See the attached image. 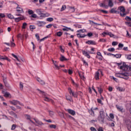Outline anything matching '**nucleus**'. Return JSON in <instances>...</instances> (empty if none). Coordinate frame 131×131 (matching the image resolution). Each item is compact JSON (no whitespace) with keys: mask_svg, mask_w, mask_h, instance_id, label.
<instances>
[{"mask_svg":"<svg viewBox=\"0 0 131 131\" xmlns=\"http://www.w3.org/2000/svg\"><path fill=\"white\" fill-rule=\"evenodd\" d=\"M116 107L120 112H123V107L122 106L116 105Z\"/></svg>","mask_w":131,"mask_h":131,"instance_id":"nucleus-21","label":"nucleus"},{"mask_svg":"<svg viewBox=\"0 0 131 131\" xmlns=\"http://www.w3.org/2000/svg\"><path fill=\"white\" fill-rule=\"evenodd\" d=\"M66 99L68 101H70V102H72V98L70 96H66Z\"/></svg>","mask_w":131,"mask_h":131,"instance_id":"nucleus-40","label":"nucleus"},{"mask_svg":"<svg viewBox=\"0 0 131 131\" xmlns=\"http://www.w3.org/2000/svg\"><path fill=\"white\" fill-rule=\"evenodd\" d=\"M107 2L108 3V8H112L113 6H114V4L112 2V0H107Z\"/></svg>","mask_w":131,"mask_h":131,"instance_id":"nucleus-11","label":"nucleus"},{"mask_svg":"<svg viewBox=\"0 0 131 131\" xmlns=\"http://www.w3.org/2000/svg\"><path fill=\"white\" fill-rule=\"evenodd\" d=\"M89 22H90V24H96V25L101 26V24H98V23H96L93 21V20H90Z\"/></svg>","mask_w":131,"mask_h":131,"instance_id":"nucleus-35","label":"nucleus"},{"mask_svg":"<svg viewBox=\"0 0 131 131\" xmlns=\"http://www.w3.org/2000/svg\"><path fill=\"white\" fill-rule=\"evenodd\" d=\"M10 104H12V105H14V106H16V105H20V106H23V103H20V101L16 100H13L10 101Z\"/></svg>","mask_w":131,"mask_h":131,"instance_id":"nucleus-6","label":"nucleus"},{"mask_svg":"<svg viewBox=\"0 0 131 131\" xmlns=\"http://www.w3.org/2000/svg\"><path fill=\"white\" fill-rule=\"evenodd\" d=\"M83 65H84L86 67H88V66H89V64H88V62L85 61V60H83Z\"/></svg>","mask_w":131,"mask_h":131,"instance_id":"nucleus-57","label":"nucleus"},{"mask_svg":"<svg viewBox=\"0 0 131 131\" xmlns=\"http://www.w3.org/2000/svg\"><path fill=\"white\" fill-rule=\"evenodd\" d=\"M36 12L40 16V17H46L45 13H42V9H36Z\"/></svg>","mask_w":131,"mask_h":131,"instance_id":"nucleus-5","label":"nucleus"},{"mask_svg":"<svg viewBox=\"0 0 131 131\" xmlns=\"http://www.w3.org/2000/svg\"><path fill=\"white\" fill-rule=\"evenodd\" d=\"M91 52H90V54H96V52L95 51V48H92L91 49Z\"/></svg>","mask_w":131,"mask_h":131,"instance_id":"nucleus-36","label":"nucleus"},{"mask_svg":"<svg viewBox=\"0 0 131 131\" xmlns=\"http://www.w3.org/2000/svg\"><path fill=\"white\" fill-rule=\"evenodd\" d=\"M87 35L89 37H91V36H93V33L90 32L88 33L87 35H83L82 37H85Z\"/></svg>","mask_w":131,"mask_h":131,"instance_id":"nucleus-25","label":"nucleus"},{"mask_svg":"<svg viewBox=\"0 0 131 131\" xmlns=\"http://www.w3.org/2000/svg\"><path fill=\"white\" fill-rule=\"evenodd\" d=\"M47 21L48 22H52V21H54V18H53V17L47 18Z\"/></svg>","mask_w":131,"mask_h":131,"instance_id":"nucleus-38","label":"nucleus"},{"mask_svg":"<svg viewBox=\"0 0 131 131\" xmlns=\"http://www.w3.org/2000/svg\"><path fill=\"white\" fill-rule=\"evenodd\" d=\"M120 69L123 70L124 71H131V65L123 64L120 67Z\"/></svg>","mask_w":131,"mask_h":131,"instance_id":"nucleus-3","label":"nucleus"},{"mask_svg":"<svg viewBox=\"0 0 131 131\" xmlns=\"http://www.w3.org/2000/svg\"><path fill=\"white\" fill-rule=\"evenodd\" d=\"M50 128H56V127H57V126H56V125L51 124L50 125Z\"/></svg>","mask_w":131,"mask_h":131,"instance_id":"nucleus-48","label":"nucleus"},{"mask_svg":"<svg viewBox=\"0 0 131 131\" xmlns=\"http://www.w3.org/2000/svg\"><path fill=\"white\" fill-rule=\"evenodd\" d=\"M66 9V5H62L60 9L61 12H63V11H64Z\"/></svg>","mask_w":131,"mask_h":131,"instance_id":"nucleus-41","label":"nucleus"},{"mask_svg":"<svg viewBox=\"0 0 131 131\" xmlns=\"http://www.w3.org/2000/svg\"><path fill=\"white\" fill-rule=\"evenodd\" d=\"M62 30L63 31H69V30H71V31H72V32L74 31V30L72 29L71 28H68L67 27H65L64 28H63Z\"/></svg>","mask_w":131,"mask_h":131,"instance_id":"nucleus-19","label":"nucleus"},{"mask_svg":"<svg viewBox=\"0 0 131 131\" xmlns=\"http://www.w3.org/2000/svg\"><path fill=\"white\" fill-rule=\"evenodd\" d=\"M4 97H5V98H9V97H11V94H10V93L8 92H6L4 94Z\"/></svg>","mask_w":131,"mask_h":131,"instance_id":"nucleus-24","label":"nucleus"},{"mask_svg":"<svg viewBox=\"0 0 131 131\" xmlns=\"http://www.w3.org/2000/svg\"><path fill=\"white\" fill-rule=\"evenodd\" d=\"M127 128L128 129L129 131H131V122H129L128 124H127Z\"/></svg>","mask_w":131,"mask_h":131,"instance_id":"nucleus-31","label":"nucleus"},{"mask_svg":"<svg viewBox=\"0 0 131 131\" xmlns=\"http://www.w3.org/2000/svg\"><path fill=\"white\" fill-rule=\"evenodd\" d=\"M89 112L90 115H91L93 117H95V112H94L93 107H92L90 110H89Z\"/></svg>","mask_w":131,"mask_h":131,"instance_id":"nucleus-15","label":"nucleus"},{"mask_svg":"<svg viewBox=\"0 0 131 131\" xmlns=\"http://www.w3.org/2000/svg\"><path fill=\"white\" fill-rule=\"evenodd\" d=\"M110 117L112 119H114V115L113 114H110Z\"/></svg>","mask_w":131,"mask_h":131,"instance_id":"nucleus-63","label":"nucleus"},{"mask_svg":"<svg viewBox=\"0 0 131 131\" xmlns=\"http://www.w3.org/2000/svg\"><path fill=\"white\" fill-rule=\"evenodd\" d=\"M72 83H73V85H75V86H76L77 88L78 86V84L75 83L74 82V80L73 79H72Z\"/></svg>","mask_w":131,"mask_h":131,"instance_id":"nucleus-43","label":"nucleus"},{"mask_svg":"<svg viewBox=\"0 0 131 131\" xmlns=\"http://www.w3.org/2000/svg\"><path fill=\"white\" fill-rule=\"evenodd\" d=\"M67 111L71 115H73V116H74V115H75V111H74L72 110H71V109H68Z\"/></svg>","mask_w":131,"mask_h":131,"instance_id":"nucleus-17","label":"nucleus"},{"mask_svg":"<svg viewBox=\"0 0 131 131\" xmlns=\"http://www.w3.org/2000/svg\"><path fill=\"white\" fill-rule=\"evenodd\" d=\"M112 46H117V45H118V42H116V41H113L112 43Z\"/></svg>","mask_w":131,"mask_h":131,"instance_id":"nucleus-55","label":"nucleus"},{"mask_svg":"<svg viewBox=\"0 0 131 131\" xmlns=\"http://www.w3.org/2000/svg\"><path fill=\"white\" fill-rule=\"evenodd\" d=\"M16 5H17V7H16L17 12H18V13H24L23 9L21 8L20 7H19V5H18L17 3H16Z\"/></svg>","mask_w":131,"mask_h":131,"instance_id":"nucleus-9","label":"nucleus"},{"mask_svg":"<svg viewBox=\"0 0 131 131\" xmlns=\"http://www.w3.org/2000/svg\"><path fill=\"white\" fill-rule=\"evenodd\" d=\"M27 26V23H24L23 24V26H22V29H25L26 28V27Z\"/></svg>","mask_w":131,"mask_h":131,"instance_id":"nucleus-37","label":"nucleus"},{"mask_svg":"<svg viewBox=\"0 0 131 131\" xmlns=\"http://www.w3.org/2000/svg\"><path fill=\"white\" fill-rule=\"evenodd\" d=\"M108 52H114L115 49L114 48H111L107 49Z\"/></svg>","mask_w":131,"mask_h":131,"instance_id":"nucleus-39","label":"nucleus"},{"mask_svg":"<svg viewBox=\"0 0 131 131\" xmlns=\"http://www.w3.org/2000/svg\"><path fill=\"white\" fill-rule=\"evenodd\" d=\"M44 100L47 102H50V101L51 100V99L49 98L48 97H45Z\"/></svg>","mask_w":131,"mask_h":131,"instance_id":"nucleus-52","label":"nucleus"},{"mask_svg":"<svg viewBox=\"0 0 131 131\" xmlns=\"http://www.w3.org/2000/svg\"><path fill=\"white\" fill-rule=\"evenodd\" d=\"M8 17L9 19H15V17H14V15L11 14H7Z\"/></svg>","mask_w":131,"mask_h":131,"instance_id":"nucleus-29","label":"nucleus"},{"mask_svg":"<svg viewBox=\"0 0 131 131\" xmlns=\"http://www.w3.org/2000/svg\"><path fill=\"white\" fill-rule=\"evenodd\" d=\"M127 59L128 60H131V54L127 55Z\"/></svg>","mask_w":131,"mask_h":131,"instance_id":"nucleus-64","label":"nucleus"},{"mask_svg":"<svg viewBox=\"0 0 131 131\" xmlns=\"http://www.w3.org/2000/svg\"><path fill=\"white\" fill-rule=\"evenodd\" d=\"M99 6L100 7H102V8H104V9H108V5H106L104 3H100Z\"/></svg>","mask_w":131,"mask_h":131,"instance_id":"nucleus-23","label":"nucleus"},{"mask_svg":"<svg viewBox=\"0 0 131 131\" xmlns=\"http://www.w3.org/2000/svg\"><path fill=\"white\" fill-rule=\"evenodd\" d=\"M85 43H88V45H96V42L93 40H88L85 42Z\"/></svg>","mask_w":131,"mask_h":131,"instance_id":"nucleus-20","label":"nucleus"},{"mask_svg":"<svg viewBox=\"0 0 131 131\" xmlns=\"http://www.w3.org/2000/svg\"><path fill=\"white\" fill-rule=\"evenodd\" d=\"M34 120H35V122H36V123H37V124H39V125H41L42 124H43V123H42V122L39 121L38 120L34 119Z\"/></svg>","mask_w":131,"mask_h":131,"instance_id":"nucleus-30","label":"nucleus"},{"mask_svg":"<svg viewBox=\"0 0 131 131\" xmlns=\"http://www.w3.org/2000/svg\"><path fill=\"white\" fill-rule=\"evenodd\" d=\"M90 130H91V131H97V129H96L95 127H91V128H90Z\"/></svg>","mask_w":131,"mask_h":131,"instance_id":"nucleus-60","label":"nucleus"},{"mask_svg":"<svg viewBox=\"0 0 131 131\" xmlns=\"http://www.w3.org/2000/svg\"><path fill=\"white\" fill-rule=\"evenodd\" d=\"M110 12L112 14H120V11L116 10V8H112Z\"/></svg>","mask_w":131,"mask_h":131,"instance_id":"nucleus-7","label":"nucleus"},{"mask_svg":"<svg viewBox=\"0 0 131 131\" xmlns=\"http://www.w3.org/2000/svg\"><path fill=\"white\" fill-rule=\"evenodd\" d=\"M125 20H126V21H131V18L129 16H126Z\"/></svg>","mask_w":131,"mask_h":131,"instance_id":"nucleus-53","label":"nucleus"},{"mask_svg":"<svg viewBox=\"0 0 131 131\" xmlns=\"http://www.w3.org/2000/svg\"><path fill=\"white\" fill-rule=\"evenodd\" d=\"M99 41L101 42H106V39H100Z\"/></svg>","mask_w":131,"mask_h":131,"instance_id":"nucleus-58","label":"nucleus"},{"mask_svg":"<svg viewBox=\"0 0 131 131\" xmlns=\"http://www.w3.org/2000/svg\"><path fill=\"white\" fill-rule=\"evenodd\" d=\"M99 76H100V72H99L98 71L97 72H96L95 73V79H96V80H99Z\"/></svg>","mask_w":131,"mask_h":131,"instance_id":"nucleus-18","label":"nucleus"},{"mask_svg":"<svg viewBox=\"0 0 131 131\" xmlns=\"http://www.w3.org/2000/svg\"><path fill=\"white\" fill-rule=\"evenodd\" d=\"M5 59H7V56H5V57L2 55L0 56V60H5Z\"/></svg>","mask_w":131,"mask_h":131,"instance_id":"nucleus-56","label":"nucleus"},{"mask_svg":"<svg viewBox=\"0 0 131 131\" xmlns=\"http://www.w3.org/2000/svg\"><path fill=\"white\" fill-rule=\"evenodd\" d=\"M31 17H32V18H37V15L33 13Z\"/></svg>","mask_w":131,"mask_h":131,"instance_id":"nucleus-54","label":"nucleus"},{"mask_svg":"<svg viewBox=\"0 0 131 131\" xmlns=\"http://www.w3.org/2000/svg\"><path fill=\"white\" fill-rule=\"evenodd\" d=\"M125 23L126 25H127V26H129V27H131V22H125Z\"/></svg>","mask_w":131,"mask_h":131,"instance_id":"nucleus-50","label":"nucleus"},{"mask_svg":"<svg viewBox=\"0 0 131 131\" xmlns=\"http://www.w3.org/2000/svg\"><path fill=\"white\" fill-rule=\"evenodd\" d=\"M97 59H98V60H100V61H102L103 60V56H96Z\"/></svg>","mask_w":131,"mask_h":131,"instance_id":"nucleus-45","label":"nucleus"},{"mask_svg":"<svg viewBox=\"0 0 131 131\" xmlns=\"http://www.w3.org/2000/svg\"><path fill=\"white\" fill-rule=\"evenodd\" d=\"M28 13L29 15H32L34 12L32 10L29 9Z\"/></svg>","mask_w":131,"mask_h":131,"instance_id":"nucleus-42","label":"nucleus"},{"mask_svg":"<svg viewBox=\"0 0 131 131\" xmlns=\"http://www.w3.org/2000/svg\"><path fill=\"white\" fill-rule=\"evenodd\" d=\"M25 117L26 118V119H29V120L31 119V117L29 115H25Z\"/></svg>","mask_w":131,"mask_h":131,"instance_id":"nucleus-34","label":"nucleus"},{"mask_svg":"<svg viewBox=\"0 0 131 131\" xmlns=\"http://www.w3.org/2000/svg\"><path fill=\"white\" fill-rule=\"evenodd\" d=\"M53 26V24H49L46 26V28H51Z\"/></svg>","mask_w":131,"mask_h":131,"instance_id":"nucleus-62","label":"nucleus"},{"mask_svg":"<svg viewBox=\"0 0 131 131\" xmlns=\"http://www.w3.org/2000/svg\"><path fill=\"white\" fill-rule=\"evenodd\" d=\"M114 58H117V59H118V58H121V54H114Z\"/></svg>","mask_w":131,"mask_h":131,"instance_id":"nucleus-32","label":"nucleus"},{"mask_svg":"<svg viewBox=\"0 0 131 131\" xmlns=\"http://www.w3.org/2000/svg\"><path fill=\"white\" fill-rule=\"evenodd\" d=\"M23 83L22 82H20V84H19V88L20 89V90H23Z\"/></svg>","mask_w":131,"mask_h":131,"instance_id":"nucleus-51","label":"nucleus"},{"mask_svg":"<svg viewBox=\"0 0 131 131\" xmlns=\"http://www.w3.org/2000/svg\"><path fill=\"white\" fill-rule=\"evenodd\" d=\"M53 63L54 64L56 69H60V67H59V66H58V64H57V61H54L53 60Z\"/></svg>","mask_w":131,"mask_h":131,"instance_id":"nucleus-26","label":"nucleus"},{"mask_svg":"<svg viewBox=\"0 0 131 131\" xmlns=\"http://www.w3.org/2000/svg\"><path fill=\"white\" fill-rule=\"evenodd\" d=\"M115 76L117 77H120V78H123L124 79H128V76H131V73H117L115 74Z\"/></svg>","mask_w":131,"mask_h":131,"instance_id":"nucleus-1","label":"nucleus"},{"mask_svg":"<svg viewBox=\"0 0 131 131\" xmlns=\"http://www.w3.org/2000/svg\"><path fill=\"white\" fill-rule=\"evenodd\" d=\"M99 116H98V120L100 122H103L104 121V119H105V112L104 111H101L99 112Z\"/></svg>","mask_w":131,"mask_h":131,"instance_id":"nucleus-2","label":"nucleus"},{"mask_svg":"<svg viewBox=\"0 0 131 131\" xmlns=\"http://www.w3.org/2000/svg\"><path fill=\"white\" fill-rule=\"evenodd\" d=\"M118 10L120 11V14L121 17H124L126 14H125V8L123 7V6H120L118 7Z\"/></svg>","mask_w":131,"mask_h":131,"instance_id":"nucleus-4","label":"nucleus"},{"mask_svg":"<svg viewBox=\"0 0 131 131\" xmlns=\"http://www.w3.org/2000/svg\"><path fill=\"white\" fill-rule=\"evenodd\" d=\"M17 38H20L21 40H23L24 38V36L23 35H21V34H18L17 35Z\"/></svg>","mask_w":131,"mask_h":131,"instance_id":"nucleus-27","label":"nucleus"},{"mask_svg":"<svg viewBox=\"0 0 131 131\" xmlns=\"http://www.w3.org/2000/svg\"><path fill=\"white\" fill-rule=\"evenodd\" d=\"M83 55H84L85 57H86L87 58H88V59H90V58H91V56H90V53L88 52V51H83Z\"/></svg>","mask_w":131,"mask_h":131,"instance_id":"nucleus-13","label":"nucleus"},{"mask_svg":"<svg viewBox=\"0 0 131 131\" xmlns=\"http://www.w3.org/2000/svg\"><path fill=\"white\" fill-rule=\"evenodd\" d=\"M49 112L50 116H51V117H52V116H54V112L52 111H49Z\"/></svg>","mask_w":131,"mask_h":131,"instance_id":"nucleus-44","label":"nucleus"},{"mask_svg":"<svg viewBox=\"0 0 131 131\" xmlns=\"http://www.w3.org/2000/svg\"><path fill=\"white\" fill-rule=\"evenodd\" d=\"M35 26H32V25H30V29H35Z\"/></svg>","mask_w":131,"mask_h":131,"instance_id":"nucleus-61","label":"nucleus"},{"mask_svg":"<svg viewBox=\"0 0 131 131\" xmlns=\"http://www.w3.org/2000/svg\"><path fill=\"white\" fill-rule=\"evenodd\" d=\"M124 45L121 43H119V45H118V47L119 48H120V49H122V48L124 47Z\"/></svg>","mask_w":131,"mask_h":131,"instance_id":"nucleus-49","label":"nucleus"},{"mask_svg":"<svg viewBox=\"0 0 131 131\" xmlns=\"http://www.w3.org/2000/svg\"><path fill=\"white\" fill-rule=\"evenodd\" d=\"M102 34H107V35H109L110 37H114L115 35L114 34H112L111 32H103L102 33Z\"/></svg>","mask_w":131,"mask_h":131,"instance_id":"nucleus-12","label":"nucleus"},{"mask_svg":"<svg viewBox=\"0 0 131 131\" xmlns=\"http://www.w3.org/2000/svg\"><path fill=\"white\" fill-rule=\"evenodd\" d=\"M62 34H63V33H62V32H58L57 33V36H59V37L62 36Z\"/></svg>","mask_w":131,"mask_h":131,"instance_id":"nucleus-46","label":"nucleus"},{"mask_svg":"<svg viewBox=\"0 0 131 131\" xmlns=\"http://www.w3.org/2000/svg\"><path fill=\"white\" fill-rule=\"evenodd\" d=\"M98 91L99 93V94H102V92H103V89L101 88H98Z\"/></svg>","mask_w":131,"mask_h":131,"instance_id":"nucleus-47","label":"nucleus"},{"mask_svg":"<svg viewBox=\"0 0 131 131\" xmlns=\"http://www.w3.org/2000/svg\"><path fill=\"white\" fill-rule=\"evenodd\" d=\"M37 80L40 83V84H42V85H45L46 84V83L45 82V81L40 79V78H37Z\"/></svg>","mask_w":131,"mask_h":131,"instance_id":"nucleus-16","label":"nucleus"},{"mask_svg":"<svg viewBox=\"0 0 131 131\" xmlns=\"http://www.w3.org/2000/svg\"><path fill=\"white\" fill-rule=\"evenodd\" d=\"M60 61H61L62 62H63V61H68V59H67V58H66L65 56L63 55H61V57L60 58Z\"/></svg>","mask_w":131,"mask_h":131,"instance_id":"nucleus-22","label":"nucleus"},{"mask_svg":"<svg viewBox=\"0 0 131 131\" xmlns=\"http://www.w3.org/2000/svg\"><path fill=\"white\" fill-rule=\"evenodd\" d=\"M15 128H16V124H13L12 125V127H11L12 130H14V129H15Z\"/></svg>","mask_w":131,"mask_h":131,"instance_id":"nucleus-59","label":"nucleus"},{"mask_svg":"<svg viewBox=\"0 0 131 131\" xmlns=\"http://www.w3.org/2000/svg\"><path fill=\"white\" fill-rule=\"evenodd\" d=\"M15 22H19V21H21V20H24L25 18L24 16H22L21 17L14 18Z\"/></svg>","mask_w":131,"mask_h":131,"instance_id":"nucleus-14","label":"nucleus"},{"mask_svg":"<svg viewBox=\"0 0 131 131\" xmlns=\"http://www.w3.org/2000/svg\"><path fill=\"white\" fill-rule=\"evenodd\" d=\"M116 89L119 92H124V89L123 88L117 87Z\"/></svg>","mask_w":131,"mask_h":131,"instance_id":"nucleus-28","label":"nucleus"},{"mask_svg":"<svg viewBox=\"0 0 131 131\" xmlns=\"http://www.w3.org/2000/svg\"><path fill=\"white\" fill-rule=\"evenodd\" d=\"M37 25L38 27H42L44 25H46V22L41 21H37Z\"/></svg>","mask_w":131,"mask_h":131,"instance_id":"nucleus-10","label":"nucleus"},{"mask_svg":"<svg viewBox=\"0 0 131 131\" xmlns=\"http://www.w3.org/2000/svg\"><path fill=\"white\" fill-rule=\"evenodd\" d=\"M58 115L61 117V118H64V114L61 112H58Z\"/></svg>","mask_w":131,"mask_h":131,"instance_id":"nucleus-33","label":"nucleus"},{"mask_svg":"<svg viewBox=\"0 0 131 131\" xmlns=\"http://www.w3.org/2000/svg\"><path fill=\"white\" fill-rule=\"evenodd\" d=\"M69 91L70 95H72L73 97H74L75 98L77 97V94L76 93H74L71 88H69Z\"/></svg>","mask_w":131,"mask_h":131,"instance_id":"nucleus-8","label":"nucleus"}]
</instances>
